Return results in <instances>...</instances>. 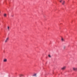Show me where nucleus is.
<instances>
[{
    "label": "nucleus",
    "mask_w": 77,
    "mask_h": 77,
    "mask_svg": "<svg viewBox=\"0 0 77 77\" xmlns=\"http://www.w3.org/2000/svg\"><path fill=\"white\" fill-rule=\"evenodd\" d=\"M63 48L64 50H65V48H66V46H64L63 47Z\"/></svg>",
    "instance_id": "obj_8"
},
{
    "label": "nucleus",
    "mask_w": 77,
    "mask_h": 77,
    "mask_svg": "<svg viewBox=\"0 0 77 77\" xmlns=\"http://www.w3.org/2000/svg\"><path fill=\"white\" fill-rule=\"evenodd\" d=\"M33 76H36V74H35L33 75Z\"/></svg>",
    "instance_id": "obj_9"
},
{
    "label": "nucleus",
    "mask_w": 77,
    "mask_h": 77,
    "mask_svg": "<svg viewBox=\"0 0 77 77\" xmlns=\"http://www.w3.org/2000/svg\"><path fill=\"white\" fill-rule=\"evenodd\" d=\"M9 37H7L5 40V42H8V40H9Z\"/></svg>",
    "instance_id": "obj_1"
},
{
    "label": "nucleus",
    "mask_w": 77,
    "mask_h": 77,
    "mask_svg": "<svg viewBox=\"0 0 77 77\" xmlns=\"http://www.w3.org/2000/svg\"><path fill=\"white\" fill-rule=\"evenodd\" d=\"M62 2H63V0H61L60 1V3H61Z\"/></svg>",
    "instance_id": "obj_11"
},
{
    "label": "nucleus",
    "mask_w": 77,
    "mask_h": 77,
    "mask_svg": "<svg viewBox=\"0 0 77 77\" xmlns=\"http://www.w3.org/2000/svg\"><path fill=\"white\" fill-rule=\"evenodd\" d=\"M63 2L62 3V5H65V2L64 1H63Z\"/></svg>",
    "instance_id": "obj_4"
},
{
    "label": "nucleus",
    "mask_w": 77,
    "mask_h": 77,
    "mask_svg": "<svg viewBox=\"0 0 77 77\" xmlns=\"http://www.w3.org/2000/svg\"><path fill=\"white\" fill-rule=\"evenodd\" d=\"M61 41L62 42H63L64 41H65V39L63 38H62Z\"/></svg>",
    "instance_id": "obj_6"
},
{
    "label": "nucleus",
    "mask_w": 77,
    "mask_h": 77,
    "mask_svg": "<svg viewBox=\"0 0 77 77\" xmlns=\"http://www.w3.org/2000/svg\"><path fill=\"white\" fill-rule=\"evenodd\" d=\"M48 56H49V57H51V56H50V55H48Z\"/></svg>",
    "instance_id": "obj_13"
},
{
    "label": "nucleus",
    "mask_w": 77,
    "mask_h": 77,
    "mask_svg": "<svg viewBox=\"0 0 77 77\" xmlns=\"http://www.w3.org/2000/svg\"><path fill=\"white\" fill-rule=\"evenodd\" d=\"M66 66H64L61 68V69H62V70H64V69H66Z\"/></svg>",
    "instance_id": "obj_2"
},
{
    "label": "nucleus",
    "mask_w": 77,
    "mask_h": 77,
    "mask_svg": "<svg viewBox=\"0 0 77 77\" xmlns=\"http://www.w3.org/2000/svg\"><path fill=\"white\" fill-rule=\"evenodd\" d=\"M11 17H14V15H12Z\"/></svg>",
    "instance_id": "obj_14"
},
{
    "label": "nucleus",
    "mask_w": 77,
    "mask_h": 77,
    "mask_svg": "<svg viewBox=\"0 0 77 77\" xmlns=\"http://www.w3.org/2000/svg\"><path fill=\"white\" fill-rule=\"evenodd\" d=\"M76 71H77V68H76Z\"/></svg>",
    "instance_id": "obj_15"
},
{
    "label": "nucleus",
    "mask_w": 77,
    "mask_h": 77,
    "mask_svg": "<svg viewBox=\"0 0 77 77\" xmlns=\"http://www.w3.org/2000/svg\"><path fill=\"white\" fill-rule=\"evenodd\" d=\"M23 75L22 74H20V76L21 77V76H23Z\"/></svg>",
    "instance_id": "obj_12"
},
{
    "label": "nucleus",
    "mask_w": 77,
    "mask_h": 77,
    "mask_svg": "<svg viewBox=\"0 0 77 77\" xmlns=\"http://www.w3.org/2000/svg\"><path fill=\"white\" fill-rule=\"evenodd\" d=\"M1 13V12L0 11V13Z\"/></svg>",
    "instance_id": "obj_16"
},
{
    "label": "nucleus",
    "mask_w": 77,
    "mask_h": 77,
    "mask_svg": "<svg viewBox=\"0 0 77 77\" xmlns=\"http://www.w3.org/2000/svg\"><path fill=\"white\" fill-rule=\"evenodd\" d=\"M3 62H7V59H4L3 60Z\"/></svg>",
    "instance_id": "obj_3"
},
{
    "label": "nucleus",
    "mask_w": 77,
    "mask_h": 77,
    "mask_svg": "<svg viewBox=\"0 0 77 77\" xmlns=\"http://www.w3.org/2000/svg\"><path fill=\"white\" fill-rule=\"evenodd\" d=\"M8 30H9V26L8 27Z\"/></svg>",
    "instance_id": "obj_10"
},
{
    "label": "nucleus",
    "mask_w": 77,
    "mask_h": 77,
    "mask_svg": "<svg viewBox=\"0 0 77 77\" xmlns=\"http://www.w3.org/2000/svg\"><path fill=\"white\" fill-rule=\"evenodd\" d=\"M6 16H7V14H4V17H6Z\"/></svg>",
    "instance_id": "obj_7"
},
{
    "label": "nucleus",
    "mask_w": 77,
    "mask_h": 77,
    "mask_svg": "<svg viewBox=\"0 0 77 77\" xmlns=\"http://www.w3.org/2000/svg\"><path fill=\"white\" fill-rule=\"evenodd\" d=\"M73 69L74 71H76V68L75 67L73 68Z\"/></svg>",
    "instance_id": "obj_5"
}]
</instances>
